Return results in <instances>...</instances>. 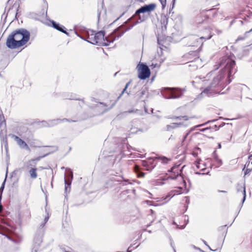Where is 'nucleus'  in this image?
<instances>
[{
  "label": "nucleus",
  "instance_id": "nucleus-25",
  "mask_svg": "<svg viewBox=\"0 0 252 252\" xmlns=\"http://www.w3.org/2000/svg\"><path fill=\"white\" fill-rule=\"evenodd\" d=\"M144 176V173H141L140 174L138 175L139 177H143Z\"/></svg>",
  "mask_w": 252,
  "mask_h": 252
},
{
  "label": "nucleus",
  "instance_id": "nucleus-3",
  "mask_svg": "<svg viewBox=\"0 0 252 252\" xmlns=\"http://www.w3.org/2000/svg\"><path fill=\"white\" fill-rule=\"evenodd\" d=\"M30 32L23 29L16 30L8 36L6 44L10 49L21 47L27 43L30 39Z\"/></svg>",
  "mask_w": 252,
  "mask_h": 252
},
{
  "label": "nucleus",
  "instance_id": "nucleus-2",
  "mask_svg": "<svg viewBox=\"0 0 252 252\" xmlns=\"http://www.w3.org/2000/svg\"><path fill=\"white\" fill-rule=\"evenodd\" d=\"M170 172H171V175L166 178H159L157 180V185H162L168 183L174 188L168 193L166 197L162 199L163 201L160 204L165 203L175 195L188 192L186 182L183 176L181 175V170L180 169L179 165L172 167Z\"/></svg>",
  "mask_w": 252,
  "mask_h": 252
},
{
  "label": "nucleus",
  "instance_id": "nucleus-28",
  "mask_svg": "<svg viewBox=\"0 0 252 252\" xmlns=\"http://www.w3.org/2000/svg\"><path fill=\"white\" fill-rule=\"evenodd\" d=\"M218 146H219V148H220V149L221 148V145L220 143L219 144Z\"/></svg>",
  "mask_w": 252,
  "mask_h": 252
},
{
  "label": "nucleus",
  "instance_id": "nucleus-22",
  "mask_svg": "<svg viewBox=\"0 0 252 252\" xmlns=\"http://www.w3.org/2000/svg\"><path fill=\"white\" fill-rule=\"evenodd\" d=\"M209 172V171L207 170V171H206V172H196V174H205L206 173H208Z\"/></svg>",
  "mask_w": 252,
  "mask_h": 252
},
{
  "label": "nucleus",
  "instance_id": "nucleus-16",
  "mask_svg": "<svg viewBox=\"0 0 252 252\" xmlns=\"http://www.w3.org/2000/svg\"><path fill=\"white\" fill-rule=\"evenodd\" d=\"M8 229L5 226L0 224V233L2 235H6L8 232Z\"/></svg>",
  "mask_w": 252,
  "mask_h": 252
},
{
  "label": "nucleus",
  "instance_id": "nucleus-30",
  "mask_svg": "<svg viewBox=\"0 0 252 252\" xmlns=\"http://www.w3.org/2000/svg\"><path fill=\"white\" fill-rule=\"evenodd\" d=\"M150 211H151L152 214H153L154 212H153V211L152 210H151Z\"/></svg>",
  "mask_w": 252,
  "mask_h": 252
},
{
  "label": "nucleus",
  "instance_id": "nucleus-7",
  "mask_svg": "<svg viewBox=\"0 0 252 252\" xmlns=\"http://www.w3.org/2000/svg\"><path fill=\"white\" fill-rule=\"evenodd\" d=\"M138 76L141 80H145L149 77L150 70L147 65L139 63L136 67Z\"/></svg>",
  "mask_w": 252,
  "mask_h": 252
},
{
  "label": "nucleus",
  "instance_id": "nucleus-10",
  "mask_svg": "<svg viewBox=\"0 0 252 252\" xmlns=\"http://www.w3.org/2000/svg\"><path fill=\"white\" fill-rule=\"evenodd\" d=\"M193 168L199 169L200 171H205L207 170L206 164L204 161L200 159H197L194 162Z\"/></svg>",
  "mask_w": 252,
  "mask_h": 252
},
{
  "label": "nucleus",
  "instance_id": "nucleus-36",
  "mask_svg": "<svg viewBox=\"0 0 252 252\" xmlns=\"http://www.w3.org/2000/svg\"><path fill=\"white\" fill-rule=\"evenodd\" d=\"M1 200V196H0V200Z\"/></svg>",
  "mask_w": 252,
  "mask_h": 252
},
{
  "label": "nucleus",
  "instance_id": "nucleus-15",
  "mask_svg": "<svg viewBox=\"0 0 252 252\" xmlns=\"http://www.w3.org/2000/svg\"><path fill=\"white\" fill-rule=\"evenodd\" d=\"M205 32L206 33V35L202 36L200 37V39H209L212 36L211 35V30L210 28L205 29Z\"/></svg>",
  "mask_w": 252,
  "mask_h": 252
},
{
  "label": "nucleus",
  "instance_id": "nucleus-4",
  "mask_svg": "<svg viewBox=\"0 0 252 252\" xmlns=\"http://www.w3.org/2000/svg\"><path fill=\"white\" fill-rule=\"evenodd\" d=\"M161 94L166 99L177 98L182 95V92L178 89L164 88L161 90Z\"/></svg>",
  "mask_w": 252,
  "mask_h": 252
},
{
  "label": "nucleus",
  "instance_id": "nucleus-17",
  "mask_svg": "<svg viewBox=\"0 0 252 252\" xmlns=\"http://www.w3.org/2000/svg\"><path fill=\"white\" fill-rule=\"evenodd\" d=\"M4 124L5 125V122L2 111L0 110V127Z\"/></svg>",
  "mask_w": 252,
  "mask_h": 252
},
{
  "label": "nucleus",
  "instance_id": "nucleus-11",
  "mask_svg": "<svg viewBox=\"0 0 252 252\" xmlns=\"http://www.w3.org/2000/svg\"><path fill=\"white\" fill-rule=\"evenodd\" d=\"M237 191L238 194L242 197V203H244L246 196L245 186L244 185H239L238 186Z\"/></svg>",
  "mask_w": 252,
  "mask_h": 252
},
{
  "label": "nucleus",
  "instance_id": "nucleus-1",
  "mask_svg": "<svg viewBox=\"0 0 252 252\" xmlns=\"http://www.w3.org/2000/svg\"><path fill=\"white\" fill-rule=\"evenodd\" d=\"M223 65H224V68L221 69L218 75L214 78L211 84L207 79L210 77L209 74L203 78L199 77H196L192 81V84L197 88H200L201 90L204 89L202 92L203 94L212 95L217 94V92L214 88L220 84L221 79L226 75L230 77L236 71L235 61L228 57H222L220 62L215 65V69H218L220 66Z\"/></svg>",
  "mask_w": 252,
  "mask_h": 252
},
{
  "label": "nucleus",
  "instance_id": "nucleus-33",
  "mask_svg": "<svg viewBox=\"0 0 252 252\" xmlns=\"http://www.w3.org/2000/svg\"><path fill=\"white\" fill-rule=\"evenodd\" d=\"M143 165H144V166L146 165L145 164V162H143Z\"/></svg>",
  "mask_w": 252,
  "mask_h": 252
},
{
  "label": "nucleus",
  "instance_id": "nucleus-27",
  "mask_svg": "<svg viewBox=\"0 0 252 252\" xmlns=\"http://www.w3.org/2000/svg\"><path fill=\"white\" fill-rule=\"evenodd\" d=\"M70 177H71V179H72L73 178V174L72 172L71 173Z\"/></svg>",
  "mask_w": 252,
  "mask_h": 252
},
{
  "label": "nucleus",
  "instance_id": "nucleus-8",
  "mask_svg": "<svg viewBox=\"0 0 252 252\" xmlns=\"http://www.w3.org/2000/svg\"><path fill=\"white\" fill-rule=\"evenodd\" d=\"M175 119L179 120L180 122L179 123H173L170 125L167 126V129L168 130H170L171 129L175 128L181 126H188V121L189 120V118L187 116L176 117Z\"/></svg>",
  "mask_w": 252,
  "mask_h": 252
},
{
  "label": "nucleus",
  "instance_id": "nucleus-24",
  "mask_svg": "<svg viewBox=\"0 0 252 252\" xmlns=\"http://www.w3.org/2000/svg\"><path fill=\"white\" fill-rule=\"evenodd\" d=\"M48 219H49V217H45V219H44V223H46L47 222V221L48 220Z\"/></svg>",
  "mask_w": 252,
  "mask_h": 252
},
{
  "label": "nucleus",
  "instance_id": "nucleus-32",
  "mask_svg": "<svg viewBox=\"0 0 252 252\" xmlns=\"http://www.w3.org/2000/svg\"><path fill=\"white\" fill-rule=\"evenodd\" d=\"M196 21H197V23H200V22H198V21H197V20H196Z\"/></svg>",
  "mask_w": 252,
  "mask_h": 252
},
{
  "label": "nucleus",
  "instance_id": "nucleus-5",
  "mask_svg": "<svg viewBox=\"0 0 252 252\" xmlns=\"http://www.w3.org/2000/svg\"><path fill=\"white\" fill-rule=\"evenodd\" d=\"M91 34H89L87 41L93 44H103L104 38V33L103 32L100 31L97 33H94L91 31Z\"/></svg>",
  "mask_w": 252,
  "mask_h": 252
},
{
  "label": "nucleus",
  "instance_id": "nucleus-19",
  "mask_svg": "<svg viewBox=\"0 0 252 252\" xmlns=\"http://www.w3.org/2000/svg\"><path fill=\"white\" fill-rule=\"evenodd\" d=\"M64 182H65V185H67L68 186H70V185L71 184V181H69L68 183H67V180L65 179ZM69 187L70 188V187ZM67 190V187L66 186H65V191H66Z\"/></svg>",
  "mask_w": 252,
  "mask_h": 252
},
{
  "label": "nucleus",
  "instance_id": "nucleus-6",
  "mask_svg": "<svg viewBox=\"0 0 252 252\" xmlns=\"http://www.w3.org/2000/svg\"><path fill=\"white\" fill-rule=\"evenodd\" d=\"M39 160V158H37L36 159L30 160L25 163V167L26 169L29 170L30 177L32 179H35L37 177L36 161Z\"/></svg>",
  "mask_w": 252,
  "mask_h": 252
},
{
  "label": "nucleus",
  "instance_id": "nucleus-21",
  "mask_svg": "<svg viewBox=\"0 0 252 252\" xmlns=\"http://www.w3.org/2000/svg\"><path fill=\"white\" fill-rule=\"evenodd\" d=\"M162 6V7L164 8L166 4V0H159Z\"/></svg>",
  "mask_w": 252,
  "mask_h": 252
},
{
  "label": "nucleus",
  "instance_id": "nucleus-18",
  "mask_svg": "<svg viewBox=\"0 0 252 252\" xmlns=\"http://www.w3.org/2000/svg\"><path fill=\"white\" fill-rule=\"evenodd\" d=\"M158 159L163 163H167L171 160V158H168L165 157H160Z\"/></svg>",
  "mask_w": 252,
  "mask_h": 252
},
{
  "label": "nucleus",
  "instance_id": "nucleus-13",
  "mask_svg": "<svg viewBox=\"0 0 252 252\" xmlns=\"http://www.w3.org/2000/svg\"><path fill=\"white\" fill-rule=\"evenodd\" d=\"M42 236L37 235L34 238V248L32 252H37V248L39 247L42 243Z\"/></svg>",
  "mask_w": 252,
  "mask_h": 252
},
{
  "label": "nucleus",
  "instance_id": "nucleus-35",
  "mask_svg": "<svg viewBox=\"0 0 252 252\" xmlns=\"http://www.w3.org/2000/svg\"><path fill=\"white\" fill-rule=\"evenodd\" d=\"M204 243L206 245L205 241H204Z\"/></svg>",
  "mask_w": 252,
  "mask_h": 252
},
{
  "label": "nucleus",
  "instance_id": "nucleus-31",
  "mask_svg": "<svg viewBox=\"0 0 252 252\" xmlns=\"http://www.w3.org/2000/svg\"><path fill=\"white\" fill-rule=\"evenodd\" d=\"M129 248H128V249L127 250V252H130V251H129Z\"/></svg>",
  "mask_w": 252,
  "mask_h": 252
},
{
  "label": "nucleus",
  "instance_id": "nucleus-9",
  "mask_svg": "<svg viewBox=\"0 0 252 252\" xmlns=\"http://www.w3.org/2000/svg\"><path fill=\"white\" fill-rule=\"evenodd\" d=\"M156 7V4L154 3L150 4L148 5H145L140 8L138 9L135 14V16H138L139 17V19L140 21H143L144 20V15L142 16V18H141V15L140 14H143L144 15L145 13L149 14L151 11H153Z\"/></svg>",
  "mask_w": 252,
  "mask_h": 252
},
{
  "label": "nucleus",
  "instance_id": "nucleus-12",
  "mask_svg": "<svg viewBox=\"0 0 252 252\" xmlns=\"http://www.w3.org/2000/svg\"><path fill=\"white\" fill-rule=\"evenodd\" d=\"M14 140L16 141L18 145L23 149H26L29 150L30 148L26 143L17 136H14Z\"/></svg>",
  "mask_w": 252,
  "mask_h": 252
},
{
  "label": "nucleus",
  "instance_id": "nucleus-14",
  "mask_svg": "<svg viewBox=\"0 0 252 252\" xmlns=\"http://www.w3.org/2000/svg\"><path fill=\"white\" fill-rule=\"evenodd\" d=\"M52 25L53 27L57 30L62 32L66 34H68V33L64 30V29H65L64 27L61 26L59 24H57L56 22L54 21L52 22Z\"/></svg>",
  "mask_w": 252,
  "mask_h": 252
},
{
  "label": "nucleus",
  "instance_id": "nucleus-26",
  "mask_svg": "<svg viewBox=\"0 0 252 252\" xmlns=\"http://www.w3.org/2000/svg\"><path fill=\"white\" fill-rule=\"evenodd\" d=\"M2 205H0V212H1V211H2Z\"/></svg>",
  "mask_w": 252,
  "mask_h": 252
},
{
  "label": "nucleus",
  "instance_id": "nucleus-20",
  "mask_svg": "<svg viewBox=\"0 0 252 252\" xmlns=\"http://www.w3.org/2000/svg\"><path fill=\"white\" fill-rule=\"evenodd\" d=\"M5 181V180L3 182L1 187L0 188V196H1L2 192V191H3V189H4Z\"/></svg>",
  "mask_w": 252,
  "mask_h": 252
},
{
  "label": "nucleus",
  "instance_id": "nucleus-23",
  "mask_svg": "<svg viewBox=\"0 0 252 252\" xmlns=\"http://www.w3.org/2000/svg\"><path fill=\"white\" fill-rule=\"evenodd\" d=\"M128 84H129V83H127V84H126V87H125V89H124V90H123V91L122 93H124V92L126 90V88H127V87H128Z\"/></svg>",
  "mask_w": 252,
  "mask_h": 252
},
{
  "label": "nucleus",
  "instance_id": "nucleus-34",
  "mask_svg": "<svg viewBox=\"0 0 252 252\" xmlns=\"http://www.w3.org/2000/svg\"><path fill=\"white\" fill-rule=\"evenodd\" d=\"M252 29L250 31V32H252Z\"/></svg>",
  "mask_w": 252,
  "mask_h": 252
},
{
  "label": "nucleus",
  "instance_id": "nucleus-29",
  "mask_svg": "<svg viewBox=\"0 0 252 252\" xmlns=\"http://www.w3.org/2000/svg\"><path fill=\"white\" fill-rule=\"evenodd\" d=\"M219 191L221 192H226L225 191H223V190H220Z\"/></svg>",
  "mask_w": 252,
  "mask_h": 252
}]
</instances>
